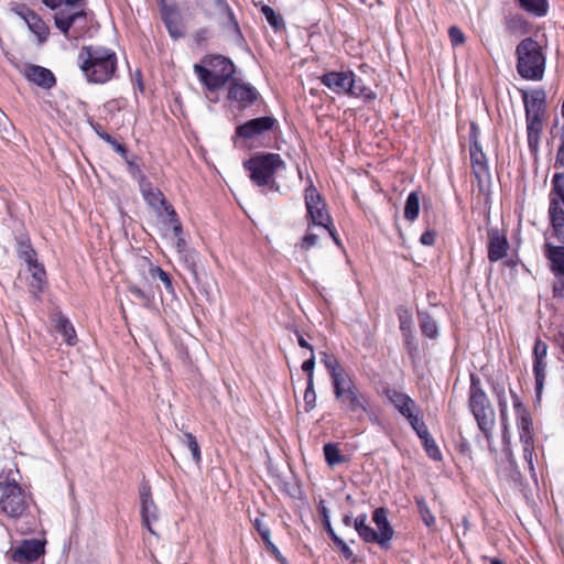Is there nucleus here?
<instances>
[{
	"label": "nucleus",
	"mask_w": 564,
	"mask_h": 564,
	"mask_svg": "<svg viewBox=\"0 0 564 564\" xmlns=\"http://www.w3.org/2000/svg\"><path fill=\"white\" fill-rule=\"evenodd\" d=\"M423 444V447L429 455L434 460H441L442 459V453L438 449L434 438L432 436H429L421 441Z\"/></svg>",
	"instance_id": "nucleus-47"
},
{
	"label": "nucleus",
	"mask_w": 564,
	"mask_h": 564,
	"mask_svg": "<svg viewBox=\"0 0 564 564\" xmlns=\"http://www.w3.org/2000/svg\"><path fill=\"white\" fill-rule=\"evenodd\" d=\"M325 460L328 466L334 467L339 464H343L347 460L346 456L340 453L338 444L336 443H326L323 447Z\"/></svg>",
	"instance_id": "nucleus-32"
},
{
	"label": "nucleus",
	"mask_w": 564,
	"mask_h": 564,
	"mask_svg": "<svg viewBox=\"0 0 564 564\" xmlns=\"http://www.w3.org/2000/svg\"><path fill=\"white\" fill-rule=\"evenodd\" d=\"M304 410L305 412H311L316 406V392L314 389V382H307L306 389L304 392Z\"/></svg>",
	"instance_id": "nucleus-48"
},
{
	"label": "nucleus",
	"mask_w": 564,
	"mask_h": 564,
	"mask_svg": "<svg viewBox=\"0 0 564 564\" xmlns=\"http://www.w3.org/2000/svg\"><path fill=\"white\" fill-rule=\"evenodd\" d=\"M404 347L409 357L414 360L417 357L419 346L414 332L402 334Z\"/></svg>",
	"instance_id": "nucleus-46"
},
{
	"label": "nucleus",
	"mask_w": 564,
	"mask_h": 564,
	"mask_svg": "<svg viewBox=\"0 0 564 564\" xmlns=\"http://www.w3.org/2000/svg\"><path fill=\"white\" fill-rule=\"evenodd\" d=\"M139 498L141 503V520L142 524L151 532L154 531L151 528V522L158 520V507L152 498L151 487L149 481L143 480L139 487Z\"/></svg>",
	"instance_id": "nucleus-15"
},
{
	"label": "nucleus",
	"mask_w": 564,
	"mask_h": 564,
	"mask_svg": "<svg viewBox=\"0 0 564 564\" xmlns=\"http://www.w3.org/2000/svg\"><path fill=\"white\" fill-rule=\"evenodd\" d=\"M547 117H525L528 147L532 154H536L540 149L541 134L544 128V121Z\"/></svg>",
	"instance_id": "nucleus-23"
},
{
	"label": "nucleus",
	"mask_w": 564,
	"mask_h": 564,
	"mask_svg": "<svg viewBox=\"0 0 564 564\" xmlns=\"http://www.w3.org/2000/svg\"><path fill=\"white\" fill-rule=\"evenodd\" d=\"M143 199L160 217L162 216L163 207L169 203L160 189H155L154 193H150Z\"/></svg>",
	"instance_id": "nucleus-36"
},
{
	"label": "nucleus",
	"mask_w": 564,
	"mask_h": 564,
	"mask_svg": "<svg viewBox=\"0 0 564 564\" xmlns=\"http://www.w3.org/2000/svg\"><path fill=\"white\" fill-rule=\"evenodd\" d=\"M12 11L26 23L29 30L36 35L40 44L46 42L50 35V28L39 14L23 3L12 7Z\"/></svg>",
	"instance_id": "nucleus-14"
},
{
	"label": "nucleus",
	"mask_w": 564,
	"mask_h": 564,
	"mask_svg": "<svg viewBox=\"0 0 564 564\" xmlns=\"http://www.w3.org/2000/svg\"><path fill=\"white\" fill-rule=\"evenodd\" d=\"M182 444H184L192 454V457L196 465H199L202 462L200 447L196 440V437L192 433H184L181 438Z\"/></svg>",
	"instance_id": "nucleus-38"
},
{
	"label": "nucleus",
	"mask_w": 564,
	"mask_h": 564,
	"mask_svg": "<svg viewBox=\"0 0 564 564\" xmlns=\"http://www.w3.org/2000/svg\"><path fill=\"white\" fill-rule=\"evenodd\" d=\"M488 260L497 262L507 256L509 241L499 229L490 228L488 230Z\"/></svg>",
	"instance_id": "nucleus-21"
},
{
	"label": "nucleus",
	"mask_w": 564,
	"mask_h": 564,
	"mask_svg": "<svg viewBox=\"0 0 564 564\" xmlns=\"http://www.w3.org/2000/svg\"><path fill=\"white\" fill-rule=\"evenodd\" d=\"M44 542L40 540H25L12 551L11 558L21 564L33 563L44 554Z\"/></svg>",
	"instance_id": "nucleus-17"
},
{
	"label": "nucleus",
	"mask_w": 564,
	"mask_h": 564,
	"mask_svg": "<svg viewBox=\"0 0 564 564\" xmlns=\"http://www.w3.org/2000/svg\"><path fill=\"white\" fill-rule=\"evenodd\" d=\"M55 323L56 330L64 337L65 341L70 346L75 345L76 332L70 321L58 313Z\"/></svg>",
	"instance_id": "nucleus-29"
},
{
	"label": "nucleus",
	"mask_w": 564,
	"mask_h": 564,
	"mask_svg": "<svg viewBox=\"0 0 564 564\" xmlns=\"http://www.w3.org/2000/svg\"><path fill=\"white\" fill-rule=\"evenodd\" d=\"M415 503L417 506V511L421 516L422 521L427 528H433L435 525V517L431 512L424 497L415 496Z\"/></svg>",
	"instance_id": "nucleus-35"
},
{
	"label": "nucleus",
	"mask_w": 564,
	"mask_h": 564,
	"mask_svg": "<svg viewBox=\"0 0 564 564\" xmlns=\"http://www.w3.org/2000/svg\"><path fill=\"white\" fill-rule=\"evenodd\" d=\"M152 276H158L164 284L165 289L170 292L173 291L172 280L167 272L160 267L152 269Z\"/></svg>",
	"instance_id": "nucleus-54"
},
{
	"label": "nucleus",
	"mask_w": 564,
	"mask_h": 564,
	"mask_svg": "<svg viewBox=\"0 0 564 564\" xmlns=\"http://www.w3.org/2000/svg\"><path fill=\"white\" fill-rule=\"evenodd\" d=\"M139 188L143 196L150 195V193H154L156 188L153 187L152 183L148 180L145 175H142L138 178Z\"/></svg>",
	"instance_id": "nucleus-57"
},
{
	"label": "nucleus",
	"mask_w": 564,
	"mask_h": 564,
	"mask_svg": "<svg viewBox=\"0 0 564 564\" xmlns=\"http://www.w3.org/2000/svg\"><path fill=\"white\" fill-rule=\"evenodd\" d=\"M401 334L413 332V321L410 311L403 306L397 308Z\"/></svg>",
	"instance_id": "nucleus-42"
},
{
	"label": "nucleus",
	"mask_w": 564,
	"mask_h": 564,
	"mask_svg": "<svg viewBox=\"0 0 564 564\" xmlns=\"http://www.w3.org/2000/svg\"><path fill=\"white\" fill-rule=\"evenodd\" d=\"M29 270L32 272L33 281L30 283V288L34 293L43 292L46 279V271L44 265L40 263L37 260L32 264H28Z\"/></svg>",
	"instance_id": "nucleus-30"
},
{
	"label": "nucleus",
	"mask_w": 564,
	"mask_h": 564,
	"mask_svg": "<svg viewBox=\"0 0 564 564\" xmlns=\"http://www.w3.org/2000/svg\"><path fill=\"white\" fill-rule=\"evenodd\" d=\"M165 213V216H166V219H165V224L166 225H171L172 223H176L177 220H180L174 207L167 203L163 209H162V213Z\"/></svg>",
	"instance_id": "nucleus-59"
},
{
	"label": "nucleus",
	"mask_w": 564,
	"mask_h": 564,
	"mask_svg": "<svg viewBox=\"0 0 564 564\" xmlns=\"http://www.w3.org/2000/svg\"><path fill=\"white\" fill-rule=\"evenodd\" d=\"M116 153H118L123 160H127L128 149L123 143L113 141V144H110Z\"/></svg>",
	"instance_id": "nucleus-62"
},
{
	"label": "nucleus",
	"mask_w": 564,
	"mask_h": 564,
	"mask_svg": "<svg viewBox=\"0 0 564 564\" xmlns=\"http://www.w3.org/2000/svg\"><path fill=\"white\" fill-rule=\"evenodd\" d=\"M217 6L220 8L221 12L226 15L228 20V26L236 33L237 36L242 37L241 30L239 28V23L228 6L226 0H216Z\"/></svg>",
	"instance_id": "nucleus-40"
},
{
	"label": "nucleus",
	"mask_w": 564,
	"mask_h": 564,
	"mask_svg": "<svg viewBox=\"0 0 564 564\" xmlns=\"http://www.w3.org/2000/svg\"><path fill=\"white\" fill-rule=\"evenodd\" d=\"M470 162L473 172L479 182L481 181L482 175L489 176V166L484 152L473 153V155H470Z\"/></svg>",
	"instance_id": "nucleus-34"
},
{
	"label": "nucleus",
	"mask_w": 564,
	"mask_h": 564,
	"mask_svg": "<svg viewBox=\"0 0 564 564\" xmlns=\"http://www.w3.org/2000/svg\"><path fill=\"white\" fill-rule=\"evenodd\" d=\"M334 544L339 549L341 555L351 561L352 563L357 562V557L354 554L352 550L348 546V544L339 536H336L332 540Z\"/></svg>",
	"instance_id": "nucleus-50"
},
{
	"label": "nucleus",
	"mask_w": 564,
	"mask_h": 564,
	"mask_svg": "<svg viewBox=\"0 0 564 564\" xmlns=\"http://www.w3.org/2000/svg\"><path fill=\"white\" fill-rule=\"evenodd\" d=\"M260 98V93L249 83L231 80L228 88V99L239 104L241 109L248 108Z\"/></svg>",
	"instance_id": "nucleus-16"
},
{
	"label": "nucleus",
	"mask_w": 564,
	"mask_h": 564,
	"mask_svg": "<svg viewBox=\"0 0 564 564\" xmlns=\"http://www.w3.org/2000/svg\"><path fill=\"white\" fill-rule=\"evenodd\" d=\"M417 318L421 333L430 339H436L438 337V326L435 319L423 311L417 312Z\"/></svg>",
	"instance_id": "nucleus-28"
},
{
	"label": "nucleus",
	"mask_w": 564,
	"mask_h": 564,
	"mask_svg": "<svg viewBox=\"0 0 564 564\" xmlns=\"http://www.w3.org/2000/svg\"><path fill=\"white\" fill-rule=\"evenodd\" d=\"M513 406L517 414V425L520 430V441H533L531 415L528 409L519 401L516 394L513 395Z\"/></svg>",
	"instance_id": "nucleus-25"
},
{
	"label": "nucleus",
	"mask_w": 564,
	"mask_h": 564,
	"mask_svg": "<svg viewBox=\"0 0 564 564\" xmlns=\"http://www.w3.org/2000/svg\"><path fill=\"white\" fill-rule=\"evenodd\" d=\"M558 147L555 154L554 167L564 169V124L558 130Z\"/></svg>",
	"instance_id": "nucleus-49"
},
{
	"label": "nucleus",
	"mask_w": 564,
	"mask_h": 564,
	"mask_svg": "<svg viewBox=\"0 0 564 564\" xmlns=\"http://www.w3.org/2000/svg\"><path fill=\"white\" fill-rule=\"evenodd\" d=\"M318 242V236L312 232H307L301 240L300 247L304 251L310 250L312 247L316 246Z\"/></svg>",
	"instance_id": "nucleus-56"
},
{
	"label": "nucleus",
	"mask_w": 564,
	"mask_h": 564,
	"mask_svg": "<svg viewBox=\"0 0 564 564\" xmlns=\"http://www.w3.org/2000/svg\"><path fill=\"white\" fill-rule=\"evenodd\" d=\"M43 3L54 11L53 19L55 26L68 36L70 28L78 21L86 19L85 0H42Z\"/></svg>",
	"instance_id": "nucleus-9"
},
{
	"label": "nucleus",
	"mask_w": 564,
	"mask_h": 564,
	"mask_svg": "<svg viewBox=\"0 0 564 564\" xmlns=\"http://www.w3.org/2000/svg\"><path fill=\"white\" fill-rule=\"evenodd\" d=\"M317 509H318L319 516L322 518L323 527L326 530V532H327L328 536L330 538V540H333L334 538L338 536L337 533L335 532V530L332 527L330 519H329V511H328V508L325 506L323 500L318 503Z\"/></svg>",
	"instance_id": "nucleus-44"
},
{
	"label": "nucleus",
	"mask_w": 564,
	"mask_h": 564,
	"mask_svg": "<svg viewBox=\"0 0 564 564\" xmlns=\"http://www.w3.org/2000/svg\"><path fill=\"white\" fill-rule=\"evenodd\" d=\"M525 117H547L546 93L544 89L522 90Z\"/></svg>",
	"instance_id": "nucleus-18"
},
{
	"label": "nucleus",
	"mask_w": 564,
	"mask_h": 564,
	"mask_svg": "<svg viewBox=\"0 0 564 564\" xmlns=\"http://www.w3.org/2000/svg\"><path fill=\"white\" fill-rule=\"evenodd\" d=\"M78 66L89 83L105 84L117 69L116 53L105 46H83L78 54Z\"/></svg>",
	"instance_id": "nucleus-3"
},
{
	"label": "nucleus",
	"mask_w": 564,
	"mask_h": 564,
	"mask_svg": "<svg viewBox=\"0 0 564 564\" xmlns=\"http://www.w3.org/2000/svg\"><path fill=\"white\" fill-rule=\"evenodd\" d=\"M549 207L564 208V171L555 173L551 180Z\"/></svg>",
	"instance_id": "nucleus-26"
},
{
	"label": "nucleus",
	"mask_w": 564,
	"mask_h": 564,
	"mask_svg": "<svg viewBox=\"0 0 564 564\" xmlns=\"http://www.w3.org/2000/svg\"><path fill=\"white\" fill-rule=\"evenodd\" d=\"M503 25L505 30L512 35H522L528 32V22L519 13L506 15Z\"/></svg>",
	"instance_id": "nucleus-27"
},
{
	"label": "nucleus",
	"mask_w": 564,
	"mask_h": 564,
	"mask_svg": "<svg viewBox=\"0 0 564 564\" xmlns=\"http://www.w3.org/2000/svg\"><path fill=\"white\" fill-rule=\"evenodd\" d=\"M129 292H130L134 297H137L138 300L143 301L144 303L150 302V295H149V294H147L142 289H140V288H139V286H137V285H130V286H129Z\"/></svg>",
	"instance_id": "nucleus-60"
},
{
	"label": "nucleus",
	"mask_w": 564,
	"mask_h": 564,
	"mask_svg": "<svg viewBox=\"0 0 564 564\" xmlns=\"http://www.w3.org/2000/svg\"><path fill=\"white\" fill-rule=\"evenodd\" d=\"M351 90L348 96L362 97L366 102L377 98V94L368 88L361 79H356V85Z\"/></svg>",
	"instance_id": "nucleus-43"
},
{
	"label": "nucleus",
	"mask_w": 564,
	"mask_h": 564,
	"mask_svg": "<svg viewBox=\"0 0 564 564\" xmlns=\"http://www.w3.org/2000/svg\"><path fill=\"white\" fill-rule=\"evenodd\" d=\"M124 162L128 165V171L132 175V177L138 180L139 177L144 175V173L142 172L140 165L137 162V158L135 156L129 158V155L127 154V160H124Z\"/></svg>",
	"instance_id": "nucleus-53"
},
{
	"label": "nucleus",
	"mask_w": 564,
	"mask_h": 564,
	"mask_svg": "<svg viewBox=\"0 0 564 564\" xmlns=\"http://www.w3.org/2000/svg\"><path fill=\"white\" fill-rule=\"evenodd\" d=\"M519 6L535 17H544L549 11L547 0H518Z\"/></svg>",
	"instance_id": "nucleus-31"
},
{
	"label": "nucleus",
	"mask_w": 564,
	"mask_h": 564,
	"mask_svg": "<svg viewBox=\"0 0 564 564\" xmlns=\"http://www.w3.org/2000/svg\"><path fill=\"white\" fill-rule=\"evenodd\" d=\"M32 502V498L15 480L0 481V520L20 524L17 529L22 533L32 531L35 524Z\"/></svg>",
	"instance_id": "nucleus-2"
},
{
	"label": "nucleus",
	"mask_w": 564,
	"mask_h": 564,
	"mask_svg": "<svg viewBox=\"0 0 564 564\" xmlns=\"http://www.w3.org/2000/svg\"><path fill=\"white\" fill-rule=\"evenodd\" d=\"M22 74L29 82L44 89H51L56 84L54 74L40 65L25 64Z\"/></svg>",
	"instance_id": "nucleus-20"
},
{
	"label": "nucleus",
	"mask_w": 564,
	"mask_h": 564,
	"mask_svg": "<svg viewBox=\"0 0 564 564\" xmlns=\"http://www.w3.org/2000/svg\"><path fill=\"white\" fill-rule=\"evenodd\" d=\"M498 406L500 414H503L507 412V400L505 398V390L501 389L500 393H498Z\"/></svg>",
	"instance_id": "nucleus-64"
},
{
	"label": "nucleus",
	"mask_w": 564,
	"mask_h": 564,
	"mask_svg": "<svg viewBox=\"0 0 564 564\" xmlns=\"http://www.w3.org/2000/svg\"><path fill=\"white\" fill-rule=\"evenodd\" d=\"M304 199L307 218L313 225L322 227L323 225L330 224L332 217L326 209V204L312 181H310V185L305 188Z\"/></svg>",
	"instance_id": "nucleus-11"
},
{
	"label": "nucleus",
	"mask_w": 564,
	"mask_h": 564,
	"mask_svg": "<svg viewBox=\"0 0 564 564\" xmlns=\"http://www.w3.org/2000/svg\"><path fill=\"white\" fill-rule=\"evenodd\" d=\"M260 10L272 29L280 31L284 28V20L282 15L276 13L270 6L262 4Z\"/></svg>",
	"instance_id": "nucleus-37"
},
{
	"label": "nucleus",
	"mask_w": 564,
	"mask_h": 564,
	"mask_svg": "<svg viewBox=\"0 0 564 564\" xmlns=\"http://www.w3.org/2000/svg\"><path fill=\"white\" fill-rule=\"evenodd\" d=\"M322 227H324V228L328 231V234H329V236L333 238L334 242H335L337 246H339V247H340V246H341V243H340V240H339V238H338V235H337L336 228H335V226L333 225V220H330V224H329V225H328V224H326V225H323Z\"/></svg>",
	"instance_id": "nucleus-63"
},
{
	"label": "nucleus",
	"mask_w": 564,
	"mask_h": 564,
	"mask_svg": "<svg viewBox=\"0 0 564 564\" xmlns=\"http://www.w3.org/2000/svg\"><path fill=\"white\" fill-rule=\"evenodd\" d=\"M435 232L432 230H426L422 234L420 241L424 246H433L435 243Z\"/></svg>",
	"instance_id": "nucleus-61"
},
{
	"label": "nucleus",
	"mask_w": 564,
	"mask_h": 564,
	"mask_svg": "<svg viewBox=\"0 0 564 564\" xmlns=\"http://www.w3.org/2000/svg\"><path fill=\"white\" fill-rule=\"evenodd\" d=\"M468 403L479 430L485 434L486 438L489 440L495 426L496 415L491 403L481 387L479 377L474 373L470 375Z\"/></svg>",
	"instance_id": "nucleus-8"
},
{
	"label": "nucleus",
	"mask_w": 564,
	"mask_h": 564,
	"mask_svg": "<svg viewBox=\"0 0 564 564\" xmlns=\"http://www.w3.org/2000/svg\"><path fill=\"white\" fill-rule=\"evenodd\" d=\"M372 521L378 529V535L380 538L379 545L383 550L391 547V540L394 535V530L388 520V510L383 507L375 509L372 512Z\"/></svg>",
	"instance_id": "nucleus-19"
},
{
	"label": "nucleus",
	"mask_w": 564,
	"mask_h": 564,
	"mask_svg": "<svg viewBox=\"0 0 564 564\" xmlns=\"http://www.w3.org/2000/svg\"><path fill=\"white\" fill-rule=\"evenodd\" d=\"M276 124L278 120L272 116L249 119L236 127L235 135L232 137L234 144L237 147L240 143V147H247L249 142L272 131Z\"/></svg>",
	"instance_id": "nucleus-10"
},
{
	"label": "nucleus",
	"mask_w": 564,
	"mask_h": 564,
	"mask_svg": "<svg viewBox=\"0 0 564 564\" xmlns=\"http://www.w3.org/2000/svg\"><path fill=\"white\" fill-rule=\"evenodd\" d=\"M449 40L453 46H459L465 43L466 37L458 26H451L448 30Z\"/></svg>",
	"instance_id": "nucleus-52"
},
{
	"label": "nucleus",
	"mask_w": 564,
	"mask_h": 564,
	"mask_svg": "<svg viewBox=\"0 0 564 564\" xmlns=\"http://www.w3.org/2000/svg\"><path fill=\"white\" fill-rule=\"evenodd\" d=\"M420 213V196L413 191L408 195L404 206V217L409 221H414Z\"/></svg>",
	"instance_id": "nucleus-33"
},
{
	"label": "nucleus",
	"mask_w": 564,
	"mask_h": 564,
	"mask_svg": "<svg viewBox=\"0 0 564 564\" xmlns=\"http://www.w3.org/2000/svg\"><path fill=\"white\" fill-rule=\"evenodd\" d=\"M549 221L552 236L561 245L545 240L543 253L553 275L558 280L560 285H553V294L556 296L564 290V208L549 207Z\"/></svg>",
	"instance_id": "nucleus-4"
},
{
	"label": "nucleus",
	"mask_w": 564,
	"mask_h": 564,
	"mask_svg": "<svg viewBox=\"0 0 564 564\" xmlns=\"http://www.w3.org/2000/svg\"><path fill=\"white\" fill-rule=\"evenodd\" d=\"M235 70L232 61L223 55H205L200 64L194 65L199 82L209 91L224 88L232 79Z\"/></svg>",
	"instance_id": "nucleus-6"
},
{
	"label": "nucleus",
	"mask_w": 564,
	"mask_h": 564,
	"mask_svg": "<svg viewBox=\"0 0 564 564\" xmlns=\"http://www.w3.org/2000/svg\"><path fill=\"white\" fill-rule=\"evenodd\" d=\"M517 72L528 80H540L544 75L545 56L532 37L523 39L516 47Z\"/></svg>",
	"instance_id": "nucleus-7"
},
{
	"label": "nucleus",
	"mask_w": 564,
	"mask_h": 564,
	"mask_svg": "<svg viewBox=\"0 0 564 564\" xmlns=\"http://www.w3.org/2000/svg\"><path fill=\"white\" fill-rule=\"evenodd\" d=\"M321 361L332 379L333 392L339 408L352 422H361L370 412V397L361 391L336 356L321 352Z\"/></svg>",
	"instance_id": "nucleus-1"
},
{
	"label": "nucleus",
	"mask_w": 564,
	"mask_h": 564,
	"mask_svg": "<svg viewBox=\"0 0 564 564\" xmlns=\"http://www.w3.org/2000/svg\"><path fill=\"white\" fill-rule=\"evenodd\" d=\"M17 252L19 254V258L25 261L28 264H32L37 260L36 252L32 248L29 240H20L18 242Z\"/></svg>",
	"instance_id": "nucleus-41"
},
{
	"label": "nucleus",
	"mask_w": 564,
	"mask_h": 564,
	"mask_svg": "<svg viewBox=\"0 0 564 564\" xmlns=\"http://www.w3.org/2000/svg\"><path fill=\"white\" fill-rule=\"evenodd\" d=\"M161 18L170 36L173 40L184 37V26L181 22L180 13L177 12L176 8L163 4L161 9Z\"/></svg>",
	"instance_id": "nucleus-22"
},
{
	"label": "nucleus",
	"mask_w": 564,
	"mask_h": 564,
	"mask_svg": "<svg viewBox=\"0 0 564 564\" xmlns=\"http://www.w3.org/2000/svg\"><path fill=\"white\" fill-rule=\"evenodd\" d=\"M386 397L404 417L411 416V413L419 409L415 401L410 395L395 389L388 388L386 390Z\"/></svg>",
	"instance_id": "nucleus-24"
},
{
	"label": "nucleus",
	"mask_w": 564,
	"mask_h": 564,
	"mask_svg": "<svg viewBox=\"0 0 564 564\" xmlns=\"http://www.w3.org/2000/svg\"><path fill=\"white\" fill-rule=\"evenodd\" d=\"M242 166L256 186L268 187L270 191L280 189V185L275 181V173L285 169V162L280 154L257 153L245 160Z\"/></svg>",
	"instance_id": "nucleus-5"
},
{
	"label": "nucleus",
	"mask_w": 564,
	"mask_h": 564,
	"mask_svg": "<svg viewBox=\"0 0 564 564\" xmlns=\"http://www.w3.org/2000/svg\"><path fill=\"white\" fill-rule=\"evenodd\" d=\"M301 368L307 375V382H314L315 355L311 354L310 358L302 364Z\"/></svg>",
	"instance_id": "nucleus-55"
},
{
	"label": "nucleus",
	"mask_w": 564,
	"mask_h": 564,
	"mask_svg": "<svg viewBox=\"0 0 564 564\" xmlns=\"http://www.w3.org/2000/svg\"><path fill=\"white\" fill-rule=\"evenodd\" d=\"M321 83L337 95H348L356 85V75L351 70L327 72L319 77Z\"/></svg>",
	"instance_id": "nucleus-13"
},
{
	"label": "nucleus",
	"mask_w": 564,
	"mask_h": 564,
	"mask_svg": "<svg viewBox=\"0 0 564 564\" xmlns=\"http://www.w3.org/2000/svg\"><path fill=\"white\" fill-rule=\"evenodd\" d=\"M523 444V458L528 463L530 471L534 473L533 466V455H534V446L533 441H521Z\"/></svg>",
	"instance_id": "nucleus-51"
},
{
	"label": "nucleus",
	"mask_w": 564,
	"mask_h": 564,
	"mask_svg": "<svg viewBox=\"0 0 564 564\" xmlns=\"http://www.w3.org/2000/svg\"><path fill=\"white\" fill-rule=\"evenodd\" d=\"M549 346L545 341L538 338L533 346V373L535 378V399L541 401L542 391L546 378V356Z\"/></svg>",
	"instance_id": "nucleus-12"
},
{
	"label": "nucleus",
	"mask_w": 564,
	"mask_h": 564,
	"mask_svg": "<svg viewBox=\"0 0 564 564\" xmlns=\"http://www.w3.org/2000/svg\"><path fill=\"white\" fill-rule=\"evenodd\" d=\"M253 527L261 536L263 543L265 544L269 552L276 549V545L271 541V531L270 528L262 521L261 518H256L253 520Z\"/></svg>",
	"instance_id": "nucleus-39"
},
{
	"label": "nucleus",
	"mask_w": 564,
	"mask_h": 564,
	"mask_svg": "<svg viewBox=\"0 0 564 564\" xmlns=\"http://www.w3.org/2000/svg\"><path fill=\"white\" fill-rule=\"evenodd\" d=\"M365 543H377L379 544L380 538L378 532L368 524H364L355 529Z\"/></svg>",
	"instance_id": "nucleus-45"
},
{
	"label": "nucleus",
	"mask_w": 564,
	"mask_h": 564,
	"mask_svg": "<svg viewBox=\"0 0 564 564\" xmlns=\"http://www.w3.org/2000/svg\"><path fill=\"white\" fill-rule=\"evenodd\" d=\"M408 422L410 423L411 427L415 431L416 429H420L421 425H423L425 422L423 421V415L421 413V410L417 409L415 412L411 413V416L405 417Z\"/></svg>",
	"instance_id": "nucleus-58"
}]
</instances>
